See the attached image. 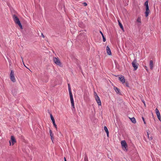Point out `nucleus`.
<instances>
[{
	"label": "nucleus",
	"instance_id": "obj_1",
	"mask_svg": "<svg viewBox=\"0 0 161 161\" xmlns=\"http://www.w3.org/2000/svg\"><path fill=\"white\" fill-rule=\"evenodd\" d=\"M69 95L70 98V100L71 103V105L72 110L73 111H75V108L74 105V101L73 98V96L72 93V92H69Z\"/></svg>",
	"mask_w": 161,
	"mask_h": 161
},
{
	"label": "nucleus",
	"instance_id": "obj_2",
	"mask_svg": "<svg viewBox=\"0 0 161 161\" xmlns=\"http://www.w3.org/2000/svg\"><path fill=\"white\" fill-rule=\"evenodd\" d=\"M13 20L16 24L18 25L20 28L21 29H23L22 26L20 23V22L18 17L15 15H14L13 16Z\"/></svg>",
	"mask_w": 161,
	"mask_h": 161
},
{
	"label": "nucleus",
	"instance_id": "obj_3",
	"mask_svg": "<svg viewBox=\"0 0 161 161\" xmlns=\"http://www.w3.org/2000/svg\"><path fill=\"white\" fill-rule=\"evenodd\" d=\"M10 78L11 80L13 82L16 81V79L14 76V72L13 70H11L10 74Z\"/></svg>",
	"mask_w": 161,
	"mask_h": 161
},
{
	"label": "nucleus",
	"instance_id": "obj_4",
	"mask_svg": "<svg viewBox=\"0 0 161 161\" xmlns=\"http://www.w3.org/2000/svg\"><path fill=\"white\" fill-rule=\"evenodd\" d=\"M122 147L124 150L127 151V143L125 140H122L121 142Z\"/></svg>",
	"mask_w": 161,
	"mask_h": 161
},
{
	"label": "nucleus",
	"instance_id": "obj_5",
	"mask_svg": "<svg viewBox=\"0 0 161 161\" xmlns=\"http://www.w3.org/2000/svg\"><path fill=\"white\" fill-rule=\"evenodd\" d=\"M132 66L134 68V70H136L138 67V64L137 63L136 59H135L132 63Z\"/></svg>",
	"mask_w": 161,
	"mask_h": 161
},
{
	"label": "nucleus",
	"instance_id": "obj_6",
	"mask_svg": "<svg viewBox=\"0 0 161 161\" xmlns=\"http://www.w3.org/2000/svg\"><path fill=\"white\" fill-rule=\"evenodd\" d=\"M53 61L54 63L57 65L60 66H61L62 64L58 58L54 57L53 58Z\"/></svg>",
	"mask_w": 161,
	"mask_h": 161
},
{
	"label": "nucleus",
	"instance_id": "obj_7",
	"mask_svg": "<svg viewBox=\"0 0 161 161\" xmlns=\"http://www.w3.org/2000/svg\"><path fill=\"white\" fill-rule=\"evenodd\" d=\"M11 140L12 142L10 141H9L10 145H13L16 142L15 140L14 137L13 136H11Z\"/></svg>",
	"mask_w": 161,
	"mask_h": 161
},
{
	"label": "nucleus",
	"instance_id": "obj_8",
	"mask_svg": "<svg viewBox=\"0 0 161 161\" xmlns=\"http://www.w3.org/2000/svg\"><path fill=\"white\" fill-rule=\"evenodd\" d=\"M95 99L99 106L101 105V102L100 100V99L98 96L95 97Z\"/></svg>",
	"mask_w": 161,
	"mask_h": 161
},
{
	"label": "nucleus",
	"instance_id": "obj_9",
	"mask_svg": "<svg viewBox=\"0 0 161 161\" xmlns=\"http://www.w3.org/2000/svg\"><path fill=\"white\" fill-rule=\"evenodd\" d=\"M155 111H156V113L158 118L159 120L160 121L161 118L160 112H159V110H158V109L157 108H156L155 109Z\"/></svg>",
	"mask_w": 161,
	"mask_h": 161
},
{
	"label": "nucleus",
	"instance_id": "obj_10",
	"mask_svg": "<svg viewBox=\"0 0 161 161\" xmlns=\"http://www.w3.org/2000/svg\"><path fill=\"white\" fill-rule=\"evenodd\" d=\"M146 10L145 12V16L147 17L148 16V14L150 13V10L149 8V6L146 7Z\"/></svg>",
	"mask_w": 161,
	"mask_h": 161
},
{
	"label": "nucleus",
	"instance_id": "obj_11",
	"mask_svg": "<svg viewBox=\"0 0 161 161\" xmlns=\"http://www.w3.org/2000/svg\"><path fill=\"white\" fill-rule=\"evenodd\" d=\"M106 51L107 54L109 55H111L112 53L111 50L108 46L106 47Z\"/></svg>",
	"mask_w": 161,
	"mask_h": 161
},
{
	"label": "nucleus",
	"instance_id": "obj_12",
	"mask_svg": "<svg viewBox=\"0 0 161 161\" xmlns=\"http://www.w3.org/2000/svg\"><path fill=\"white\" fill-rule=\"evenodd\" d=\"M119 80L122 82L123 83H124L125 82V78L123 76L121 75L119 77Z\"/></svg>",
	"mask_w": 161,
	"mask_h": 161
},
{
	"label": "nucleus",
	"instance_id": "obj_13",
	"mask_svg": "<svg viewBox=\"0 0 161 161\" xmlns=\"http://www.w3.org/2000/svg\"><path fill=\"white\" fill-rule=\"evenodd\" d=\"M104 129L106 133L107 136L108 137L109 136V131H108V130L107 128V127L106 126H105L104 127Z\"/></svg>",
	"mask_w": 161,
	"mask_h": 161
},
{
	"label": "nucleus",
	"instance_id": "obj_14",
	"mask_svg": "<svg viewBox=\"0 0 161 161\" xmlns=\"http://www.w3.org/2000/svg\"><path fill=\"white\" fill-rule=\"evenodd\" d=\"M114 89L115 91V92L117 94H119V93L120 90L119 89H118L117 87L114 86Z\"/></svg>",
	"mask_w": 161,
	"mask_h": 161
},
{
	"label": "nucleus",
	"instance_id": "obj_15",
	"mask_svg": "<svg viewBox=\"0 0 161 161\" xmlns=\"http://www.w3.org/2000/svg\"><path fill=\"white\" fill-rule=\"evenodd\" d=\"M149 66L150 69H152L153 67V63L152 60H151L150 61Z\"/></svg>",
	"mask_w": 161,
	"mask_h": 161
},
{
	"label": "nucleus",
	"instance_id": "obj_16",
	"mask_svg": "<svg viewBox=\"0 0 161 161\" xmlns=\"http://www.w3.org/2000/svg\"><path fill=\"white\" fill-rule=\"evenodd\" d=\"M50 115L51 120H52L53 123L55 122L54 119L53 118V116L52 114L51 113L50 114Z\"/></svg>",
	"mask_w": 161,
	"mask_h": 161
},
{
	"label": "nucleus",
	"instance_id": "obj_17",
	"mask_svg": "<svg viewBox=\"0 0 161 161\" xmlns=\"http://www.w3.org/2000/svg\"><path fill=\"white\" fill-rule=\"evenodd\" d=\"M136 21L138 23H139V24H138V25H140V24L141 23V18L140 17H138Z\"/></svg>",
	"mask_w": 161,
	"mask_h": 161
},
{
	"label": "nucleus",
	"instance_id": "obj_18",
	"mask_svg": "<svg viewBox=\"0 0 161 161\" xmlns=\"http://www.w3.org/2000/svg\"><path fill=\"white\" fill-rule=\"evenodd\" d=\"M131 121L133 123L135 124L136 123V120L135 118L133 117L131 118H130Z\"/></svg>",
	"mask_w": 161,
	"mask_h": 161
},
{
	"label": "nucleus",
	"instance_id": "obj_19",
	"mask_svg": "<svg viewBox=\"0 0 161 161\" xmlns=\"http://www.w3.org/2000/svg\"><path fill=\"white\" fill-rule=\"evenodd\" d=\"M119 22V26H120V28L122 29H123V27L122 25L121 24V23L119 21H118Z\"/></svg>",
	"mask_w": 161,
	"mask_h": 161
},
{
	"label": "nucleus",
	"instance_id": "obj_20",
	"mask_svg": "<svg viewBox=\"0 0 161 161\" xmlns=\"http://www.w3.org/2000/svg\"><path fill=\"white\" fill-rule=\"evenodd\" d=\"M68 90H69V92H71V89L70 85L69 84H68Z\"/></svg>",
	"mask_w": 161,
	"mask_h": 161
},
{
	"label": "nucleus",
	"instance_id": "obj_21",
	"mask_svg": "<svg viewBox=\"0 0 161 161\" xmlns=\"http://www.w3.org/2000/svg\"><path fill=\"white\" fill-rule=\"evenodd\" d=\"M147 137H148V138L150 140H152V137L151 136V137H149V133H148V132L147 131Z\"/></svg>",
	"mask_w": 161,
	"mask_h": 161
},
{
	"label": "nucleus",
	"instance_id": "obj_22",
	"mask_svg": "<svg viewBox=\"0 0 161 161\" xmlns=\"http://www.w3.org/2000/svg\"><path fill=\"white\" fill-rule=\"evenodd\" d=\"M144 5L146 7H148V2L147 1L145 3H144Z\"/></svg>",
	"mask_w": 161,
	"mask_h": 161
},
{
	"label": "nucleus",
	"instance_id": "obj_23",
	"mask_svg": "<svg viewBox=\"0 0 161 161\" xmlns=\"http://www.w3.org/2000/svg\"><path fill=\"white\" fill-rule=\"evenodd\" d=\"M49 133L51 136H53V134L52 133V130H49Z\"/></svg>",
	"mask_w": 161,
	"mask_h": 161
},
{
	"label": "nucleus",
	"instance_id": "obj_24",
	"mask_svg": "<svg viewBox=\"0 0 161 161\" xmlns=\"http://www.w3.org/2000/svg\"><path fill=\"white\" fill-rule=\"evenodd\" d=\"M102 36V37H103V42H105L106 41V38L104 36V35Z\"/></svg>",
	"mask_w": 161,
	"mask_h": 161
},
{
	"label": "nucleus",
	"instance_id": "obj_25",
	"mask_svg": "<svg viewBox=\"0 0 161 161\" xmlns=\"http://www.w3.org/2000/svg\"><path fill=\"white\" fill-rule=\"evenodd\" d=\"M53 124L54 126L57 129V125H56V124H55V122L53 123Z\"/></svg>",
	"mask_w": 161,
	"mask_h": 161
},
{
	"label": "nucleus",
	"instance_id": "obj_26",
	"mask_svg": "<svg viewBox=\"0 0 161 161\" xmlns=\"http://www.w3.org/2000/svg\"><path fill=\"white\" fill-rule=\"evenodd\" d=\"M142 120H143V122H144V124H146V122H145V120L144 118V117H142Z\"/></svg>",
	"mask_w": 161,
	"mask_h": 161
},
{
	"label": "nucleus",
	"instance_id": "obj_27",
	"mask_svg": "<svg viewBox=\"0 0 161 161\" xmlns=\"http://www.w3.org/2000/svg\"><path fill=\"white\" fill-rule=\"evenodd\" d=\"M84 161H88L87 158L86 157H85L84 158Z\"/></svg>",
	"mask_w": 161,
	"mask_h": 161
},
{
	"label": "nucleus",
	"instance_id": "obj_28",
	"mask_svg": "<svg viewBox=\"0 0 161 161\" xmlns=\"http://www.w3.org/2000/svg\"><path fill=\"white\" fill-rule=\"evenodd\" d=\"M94 96H95V97H96L97 96H98L97 95V93L95 92H94Z\"/></svg>",
	"mask_w": 161,
	"mask_h": 161
},
{
	"label": "nucleus",
	"instance_id": "obj_29",
	"mask_svg": "<svg viewBox=\"0 0 161 161\" xmlns=\"http://www.w3.org/2000/svg\"><path fill=\"white\" fill-rule=\"evenodd\" d=\"M126 86L127 87H129V83L127 82H126L125 84Z\"/></svg>",
	"mask_w": 161,
	"mask_h": 161
},
{
	"label": "nucleus",
	"instance_id": "obj_30",
	"mask_svg": "<svg viewBox=\"0 0 161 161\" xmlns=\"http://www.w3.org/2000/svg\"><path fill=\"white\" fill-rule=\"evenodd\" d=\"M83 4L84 6H86L87 5V4L86 3L84 2L83 3Z\"/></svg>",
	"mask_w": 161,
	"mask_h": 161
},
{
	"label": "nucleus",
	"instance_id": "obj_31",
	"mask_svg": "<svg viewBox=\"0 0 161 161\" xmlns=\"http://www.w3.org/2000/svg\"><path fill=\"white\" fill-rule=\"evenodd\" d=\"M51 140H52V141L53 142V140L54 139V138L53 136H51Z\"/></svg>",
	"mask_w": 161,
	"mask_h": 161
},
{
	"label": "nucleus",
	"instance_id": "obj_32",
	"mask_svg": "<svg viewBox=\"0 0 161 161\" xmlns=\"http://www.w3.org/2000/svg\"><path fill=\"white\" fill-rule=\"evenodd\" d=\"M100 33H101V35H102V36H103V33L102 32V31H100Z\"/></svg>",
	"mask_w": 161,
	"mask_h": 161
},
{
	"label": "nucleus",
	"instance_id": "obj_33",
	"mask_svg": "<svg viewBox=\"0 0 161 161\" xmlns=\"http://www.w3.org/2000/svg\"><path fill=\"white\" fill-rule=\"evenodd\" d=\"M12 92L13 94V95L15 94L16 92H14V93L13 92V91H12Z\"/></svg>",
	"mask_w": 161,
	"mask_h": 161
},
{
	"label": "nucleus",
	"instance_id": "obj_34",
	"mask_svg": "<svg viewBox=\"0 0 161 161\" xmlns=\"http://www.w3.org/2000/svg\"><path fill=\"white\" fill-rule=\"evenodd\" d=\"M42 36L43 37V38H44L45 37V36H44L43 34L42 33Z\"/></svg>",
	"mask_w": 161,
	"mask_h": 161
},
{
	"label": "nucleus",
	"instance_id": "obj_35",
	"mask_svg": "<svg viewBox=\"0 0 161 161\" xmlns=\"http://www.w3.org/2000/svg\"><path fill=\"white\" fill-rule=\"evenodd\" d=\"M142 101L143 103H144V105H145V101H143V100Z\"/></svg>",
	"mask_w": 161,
	"mask_h": 161
},
{
	"label": "nucleus",
	"instance_id": "obj_36",
	"mask_svg": "<svg viewBox=\"0 0 161 161\" xmlns=\"http://www.w3.org/2000/svg\"><path fill=\"white\" fill-rule=\"evenodd\" d=\"M64 161H67L65 157H64Z\"/></svg>",
	"mask_w": 161,
	"mask_h": 161
},
{
	"label": "nucleus",
	"instance_id": "obj_37",
	"mask_svg": "<svg viewBox=\"0 0 161 161\" xmlns=\"http://www.w3.org/2000/svg\"><path fill=\"white\" fill-rule=\"evenodd\" d=\"M21 58H22V60L23 62V64H24V62H23V58H22V57H21Z\"/></svg>",
	"mask_w": 161,
	"mask_h": 161
},
{
	"label": "nucleus",
	"instance_id": "obj_38",
	"mask_svg": "<svg viewBox=\"0 0 161 161\" xmlns=\"http://www.w3.org/2000/svg\"><path fill=\"white\" fill-rule=\"evenodd\" d=\"M24 65L25 66V67H26L28 69V68L26 67V66H25L24 64Z\"/></svg>",
	"mask_w": 161,
	"mask_h": 161
}]
</instances>
